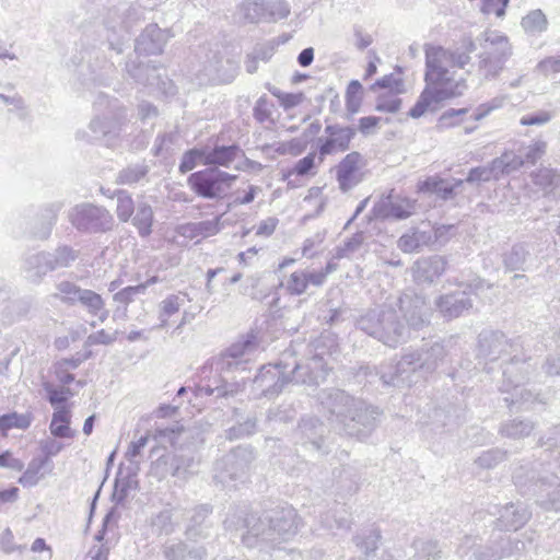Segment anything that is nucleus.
<instances>
[{
  "label": "nucleus",
  "instance_id": "obj_56",
  "mask_svg": "<svg viewBox=\"0 0 560 560\" xmlns=\"http://www.w3.org/2000/svg\"><path fill=\"white\" fill-rule=\"evenodd\" d=\"M115 196L117 199V218L121 222H128L131 219L137 205H135L131 195L127 190L119 189L116 191Z\"/></svg>",
  "mask_w": 560,
  "mask_h": 560
},
{
  "label": "nucleus",
  "instance_id": "obj_22",
  "mask_svg": "<svg viewBox=\"0 0 560 560\" xmlns=\"http://www.w3.org/2000/svg\"><path fill=\"white\" fill-rule=\"evenodd\" d=\"M535 532L529 530L522 534V539L508 535L502 528H494L490 534L488 544L493 552L500 553L499 560L518 555L527 549V545L534 541Z\"/></svg>",
  "mask_w": 560,
  "mask_h": 560
},
{
  "label": "nucleus",
  "instance_id": "obj_61",
  "mask_svg": "<svg viewBox=\"0 0 560 560\" xmlns=\"http://www.w3.org/2000/svg\"><path fill=\"white\" fill-rule=\"evenodd\" d=\"M508 452L501 448H491L482 452L475 460V463L485 469H491L505 460Z\"/></svg>",
  "mask_w": 560,
  "mask_h": 560
},
{
  "label": "nucleus",
  "instance_id": "obj_55",
  "mask_svg": "<svg viewBox=\"0 0 560 560\" xmlns=\"http://www.w3.org/2000/svg\"><path fill=\"white\" fill-rule=\"evenodd\" d=\"M528 255L529 253L524 244H515L503 255V264L511 271L520 270L523 268Z\"/></svg>",
  "mask_w": 560,
  "mask_h": 560
},
{
  "label": "nucleus",
  "instance_id": "obj_58",
  "mask_svg": "<svg viewBox=\"0 0 560 560\" xmlns=\"http://www.w3.org/2000/svg\"><path fill=\"white\" fill-rule=\"evenodd\" d=\"M547 151V142L544 140H536L532 144L524 147L520 150L523 163L525 166L535 165Z\"/></svg>",
  "mask_w": 560,
  "mask_h": 560
},
{
  "label": "nucleus",
  "instance_id": "obj_60",
  "mask_svg": "<svg viewBox=\"0 0 560 560\" xmlns=\"http://www.w3.org/2000/svg\"><path fill=\"white\" fill-rule=\"evenodd\" d=\"M151 527L158 535H171L175 530L171 510H162L151 517Z\"/></svg>",
  "mask_w": 560,
  "mask_h": 560
},
{
  "label": "nucleus",
  "instance_id": "obj_15",
  "mask_svg": "<svg viewBox=\"0 0 560 560\" xmlns=\"http://www.w3.org/2000/svg\"><path fill=\"white\" fill-rule=\"evenodd\" d=\"M424 81L427 83L425 88L408 113L415 119L420 118L428 110H436L441 102L460 96L467 88L464 80H460L454 86H445L441 82H431L425 75Z\"/></svg>",
  "mask_w": 560,
  "mask_h": 560
},
{
  "label": "nucleus",
  "instance_id": "obj_23",
  "mask_svg": "<svg viewBox=\"0 0 560 560\" xmlns=\"http://www.w3.org/2000/svg\"><path fill=\"white\" fill-rule=\"evenodd\" d=\"M272 541L288 540L296 535L300 526V517L296 511L290 506H277L269 511Z\"/></svg>",
  "mask_w": 560,
  "mask_h": 560
},
{
  "label": "nucleus",
  "instance_id": "obj_2",
  "mask_svg": "<svg viewBox=\"0 0 560 560\" xmlns=\"http://www.w3.org/2000/svg\"><path fill=\"white\" fill-rule=\"evenodd\" d=\"M429 323L424 298L408 293L394 304L366 310L355 319L358 329L390 348L405 342L410 329L419 330Z\"/></svg>",
  "mask_w": 560,
  "mask_h": 560
},
{
  "label": "nucleus",
  "instance_id": "obj_30",
  "mask_svg": "<svg viewBox=\"0 0 560 560\" xmlns=\"http://www.w3.org/2000/svg\"><path fill=\"white\" fill-rule=\"evenodd\" d=\"M50 271H52V269L51 261L49 260V252L27 253L23 256L21 272L27 281L38 284Z\"/></svg>",
  "mask_w": 560,
  "mask_h": 560
},
{
  "label": "nucleus",
  "instance_id": "obj_8",
  "mask_svg": "<svg viewBox=\"0 0 560 560\" xmlns=\"http://www.w3.org/2000/svg\"><path fill=\"white\" fill-rule=\"evenodd\" d=\"M524 342L521 337L509 339L500 330H482L478 336V357L485 361L493 362L503 355L510 359L504 363L503 369L514 363V369L525 365L530 358L523 353Z\"/></svg>",
  "mask_w": 560,
  "mask_h": 560
},
{
  "label": "nucleus",
  "instance_id": "obj_37",
  "mask_svg": "<svg viewBox=\"0 0 560 560\" xmlns=\"http://www.w3.org/2000/svg\"><path fill=\"white\" fill-rule=\"evenodd\" d=\"M240 153L243 151L238 144L214 145L212 149H206L203 165L229 167Z\"/></svg>",
  "mask_w": 560,
  "mask_h": 560
},
{
  "label": "nucleus",
  "instance_id": "obj_13",
  "mask_svg": "<svg viewBox=\"0 0 560 560\" xmlns=\"http://www.w3.org/2000/svg\"><path fill=\"white\" fill-rule=\"evenodd\" d=\"M210 375L203 376L200 383L195 387V396H214L215 398L234 397L243 392L245 387V376L236 377L234 372L221 370L219 361L215 363V370H210Z\"/></svg>",
  "mask_w": 560,
  "mask_h": 560
},
{
  "label": "nucleus",
  "instance_id": "obj_59",
  "mask_svg": "<svg viewBox=\"0 0 560 560\" xmlns=\"http://www.w3.org/2000/svg\"><path fill=\"white\" fill-rule=\"evenodd\" d=\"M362 84L358 80H352L346 91V108L349 114H357L362 103Z\"/></svg>",
  "mask_w": 560,
  "mask_h": 560
},
{
  "label": "nucleus",
  "instance_id": "obj_41",
  "mask_svg": "<svg viewBox=\"0 0 560 560\" xmlns=\"http://www.w3.org/2000/svg\"><path fill=\"white\" fill-rule=\"evenodd\" d=\"M133 213L135 215L131 217V223L137 229L139 236L142 238L149 237L152 233L154 222L152 207L144 200L138 201Z\"/></svg>",
  "mask_w": 560,
  "mask_h": 560
},
{
  "label": "nucleus",
  "instance_id": "obj_62",
  "mask_svg": "<svg viewBox=\"0 0 560 560\" xmlns=\"http://www.w3.org/2000/svg\"><path fill=\"white\" fill-rule=\"evenodd\" d=\"M281 285L284 287L290 295H301L305 293L307 290L305 270L292 272L284 283L281 282Z\"/></svg>",
  "mask_w": 560,
  "mask_h": 560
},
{
  "label": "nucleus",
  "instance_id": "obj_57",
  "mask_svg": "<svg viewBox=\"0 0 560 560\" xmlns=\"http://www.w3.org/2000/svg\"><path fill=\"white\" fill-rule=\"evenodd\" d=\"M522 27L526 33L537 34L547 30L548 21L541 10H533L522 19Z\"/></svg>",
  "mask_w": 560,
  "mask_h": 560
},
{
  "label": "nucleus",
  "instance_id": "obj_16",
  "mask_svg": "<svg viewBox=\"0 0 560 560\" xmlns=\"http://www.w3.org/2000/svg\"><path fill=\"white\" fill-rule=\"evenodd\" d=\"M254 458L250 447L238 446L217 462L214 478L222 485H228L230 481L244 482Z\"/></svg>",
  "mask_w": 560,
  "mask_h": 560
},
{
  "label": "nucleus",
  "instance_id": "obj_40",
  "mask_svg": "<svg viewBox=\"0 0 560 560\" xmlns=\"http://www.w3.org/2000/svg\"><path fill=\"white\" fill-rule=\"evenodd\" d=\"M54 468L51 460L37 456L32 458L28 463L26 470L19 478V482L23 487H34L45 476L46 472H50Z\"/></svg>",
  "mask_w": 560,
  "mask_h": 560
},
{
  "label": "nucleus",
  "instance_id": "obj_31",
  "mask_svg": "<svg viewBox=\"0 0 560 560\" xmlns=\"http://www.w3.org/2000/svg\"><path fill=\"white\" fill-rule=\"evenodd\" d=\"M495 515L497 512H490ZM499 517L494 524L497 528H502L504 532L514 529L525 525L532 516V512L527 506L521 502L510 503L498 510Z\"/></svg>",
  "mask_w": 560,
  "mask_h": 560
},
{
  "label": "nucleus",
  "instance_id": "obj_53",
  "mask_svg": "<svg viewBox=\"0 0 560 560\" xmlns=\"http://www.w3.org/2000/svg\"><path fill=\"white\" fill-rule=\"evenodd\" d=\"M43 389L46 392V399L48 402L55 407V409H59L61 407H66V402L70 396H72V392L68 387L56 388L50 382L43 381L42 383Z\"/></svg>",
  "mask_w": 560,
  "mask_h": 560
},
{
  "label": "nucleus",
  "instance_id": "obj_18",
  "mask_svg": "<svg viewBox=\"0 0 560 560\" xmlns=\"http://www.w3.org/2000/svg\"><path fill=\"white\" fill-rule=\"evenodd\" d=\"M324 133V136L317 137L315 143L320 163L328 155L348 151L351 141L357 136V128L340 124H327Z\"/></svg>",
  "mask_w": 560,
  "mask_h": 560
},
{
  "label": "nucleus",
  "instance_id": "obj_11",
  "mask_svg": "<svg viewBox=\"0 0 560 560\" xmlns=\"http://www.w3.org/2000/svg\"><path fill=\"white\" fill-rule=\"evenodd\" d=\"M480 43L483 51L480 55L479 69L485 78H495L512 55L509 38L498 32L487 31Z\"/></svg>",
  "mask_w": 560,
  "mask_h": 560
},
{
  "label": "nucleus",
  "instance_id": "obj_28",
  "mask_svg": "<svg viewBox=\"0 0 560 560\" xmlns=\"http://www.w3.org/2000/svg\"><path fill=\"white\" fill-rule=\"evenodd\" d=\"M170 37L172 34L168 30H162L158 24H149L137 37L135 51L137 55H160Z\"/></svg>",
  "mask_w": 560,
  "mask_h": 560
},
{
  "label": "nucleus",
  "instance_id": "obj_26",
  "mask_svg": "<svg viewBox=\"0 0 560 560\" xmlns=\"http://www.w3.org/2000/svg\"><path fill=\"white\" fill-rule=\"evenodd\" d=\"M447 260L440 255H432L417 259L411 273L418 284H432L445 272Z\"/></svg>",
  "mask_w": 560,
  "mask_h": 560
},
{
  "label": "nucleus",
  "instance_id": "obj_42",
  "mask_svg": "<svg viewBox=\"0 0 560 560\" xmlns=\"http://www.w3.org/2000/svg\"><path fill=\"white\" fill-rule=\"evenodd\" d=\"M79 299L78 305L86 310L90 315L97 317L102 323L107 319L108 311L105 308V302L98 293L84 289Z\"/></svg>",
  "mask_w": 560,
  "mask_h": 560
},
{
  "label": "nucleus",
  "instance_id": "obj_5",
  "mask_svg": "<svg viewBox=\"0 0 560 560\" xmlns=\"http://www.w3.org/2000/svg\"><path fill=\"white\" fill-rule=\"evenodd\" d=\"M94 109L96 114L91 119L88 130L79 129L75 139L89 144L103 142L106 147H114L126 118V109L117 98H110L105 93L97 94Z\"/></svg>",
  "mask_w": 560,
  "mask_h": 560
},
{
  "label": "nucleus",
  "instance_id": "obj_1",
  "mask_svg": "<svg viewBox=\"0 0 560 560\" xmlns=\"http://www.w3.org/2000/svg\"><path fill=\"white\" fill-rule=\"evenodd\" d=\"M337 347L332 335H323L315 341L314 354L304 363L296 360L295 350L292 347L285 349L277 363H269L259 369L253 380L254 397L272 398L290 383L317 385L325 381L328 370L324 355H331Z\"/></svg>",
  "mask_w": 560,
  "mask_h": 560
},
{
  "label": "nucleus",
  "instance_id": "obj_9",
  "mask_svg": "<svg viewBox=\"0 0 560 560\" xmlns=\"http://www.w3.org/2000/svg\"><path fill=\"white\" fill-rule=\"evenodd\" d=\"M237 177L218 167H207L191 173L187 177V184L198 197L220 200L228 195Z\"/></svg>",
  "mask_w": 560,
  "mask_h": 560
},
{
  "label": "nucleus",
  "instance_id": "obj_46",
  "mask_svg": "<svg viewBox=\"0 0 560 560\" xmlns=\"http://www.w3.org/2000/svg\"><path fill=\"white\" fill-rule=\"evenodd\" d=\"M535 429V423L530 420L514 418L501 424L500 433L509 439H524Z\"/></svg>",
  "mask_w": 560,
  "mask_h": 560
},
{
  "label": "nucleus",
  "instance_id": "obj_39",
  "mask_svg": "<svg viewBox=\"0 0 560 560\" xmlns=\"http://www.w3.org/2000/svg\"><path fill=\"white\" fill-rule=\"evenodd\" d=\"M533 183L542 188L545 195L553 199L560 198V171L544 167L532 174Z\"/></svg>",
  "mask_w": 560,
  "mask_h": 560
},
{
  "label": "nucleus",
  "instance_id": "obj_50",
  "mask_svg": "<svg viewBox=\"0 0 560 560\" xmlns=\"http://www.w3.org/2000/svg\"><path fill=\"white\" fill-rule=\"evenodd\" d=\"M381 538L380 530L372 528L369 534L355 535L353 541L364 552L368 560H374Z\"/></svg>",
  "mask_w": 560,
  "mask_h": 560
},
{
  "label": "nucleus",
  "instance_id": "obj_49",
  "mask_svg": "<svg viewBox=\"0 0 560 560\" xmlns=\"http://www.w3.org/2000/svg\"><path fill=\"white\" fill-rule=\"evenodd\" d=\"M240 10L244 19L249 23L267 22L265 0H243Z\"/></svg>",
  "mask_w": 560,
  "mask_h": 560
},
{
  "label": "nucleus",
  "instance_id": "obj_35",
  "mask_svg": "<svg viewBox=\"0 0 560 560\" xmlns=\"http://www.w3.org/2000/svg\"><path fill=\"white\" fill-rule=\"evenodd\" d=\"M432 430L436 435L455 431L465 421L464 410L457 406L438 407L432 416Z\"/></svg>",
  "mask_w": 560,
  "mask_h": 560
},
{
  "label": "nucleus",
  "instance_id": "obj_6",
  "mask_svg": "<svg viewBox=\"0 0 560 560\" xmlns=\"http://www.w3.org/2000/svg\"><path fill=\"white\" fill-rule=\"evenodd\" d=\"M425 77L431 82H441L445 86H454L450 74V68L464 69L470 62V54L476 50L475 42L468 37L462 42V46L452 50L442 46L425 45Z\"/></svg>",
  "mask_w": 560,
  "mask_h": 560
},
{
  "label": "nucleus",
  "instance_id": "obj_36",
  "mask_svg": "<svg viewBox=\"0 0 560 560\" xmlns=\"http://www.w3.org/2000/svg\"><path fill=\"white\" fill-rule=\"evenodd\" d=\"M456 553L459 558H465L470 555L475 560H499V555L493 552L488 540L479 536L465 535L457 547Z\"/></svg>",
  "mask_w": 560,
  "mask_h": 560
},
{
  "label": "nucleus",
  "instance_id": "obj_29",
  "mask_svg": "<svg viewBox=\"0 0 560 560\" xmlns=\"http://www.w3.org/2000/svg\"><path fill=\"white\" fill-rule=\"evenodd\" d=\"M63 206L62 201H52L44 205L31 225L30 235L36 240H47Z\"/></svg>",
  "mask_w": 560,
  "mask_h": 560
},
{
  "label": "nucleus",
  "instance_id": "obj_63",
  "mask_svg": "<svg viewBox=\"0 0 560 560\" xmlns=\"http://www.w3.org/2000/svg\"><path fill=\"white\" fill-rule=\"evenodd\" d=\"M257 430V419L255 417H247L245 421L237 423L226 430V438L229 440H238L254 434Z\"/></svg>",
  "mask_w": 560,
  "mask_h": 560
},
{
  "label": "nucleus",
  "instance_id": "obj_14",
  "mask_svg": "<svg viewBox=\"0 0 560 560\" xmlns=\"http://www.w3.org/2000/svg\"><path fill=\"white\" fill-rule=\"evenodd\" d=\"M528 366L529 364L526 362L525 365H518L514 369V363H512L502 370L503 383L500 390L508 394L503 400L509 407L513 405L523 406L526 404L544 402L539 394H533L522 385L523 382L528 380Z\"/></svg>",
  "mask_w": 560,
  "mask_h": 560
},
{
  "label": "nucleus",
  "instance_id": "obj_51",
  "mask_svg": "<svg viewBox=\"0 0 560 560\" xmlns=\"http://www.w3.org/2000/svg\"><path fill=\"white\" fill-rule=\"evenodd\" d=\"M220 214L211 220L194 222L187 225L191 236L194 237H209L218 234L222 229V218Z\"/></svg>",
  "mask_w": 560,
  "mask_h": 560
},
{
  "label": "nucleus",
  "instance_id": "obj_4",
  "mask_svg": "<svg viewBox=\"0 0 560 560\" xmlns=\"http://www.w3.org/2000/svg\"><path fill=\"white\" fill-rule=\"evenodd\" d=\"M446 355L445 347L440 341L424 343L420 349L405 353L396 364L382 363L378 366L364 368V374L377 376L384 386H399L404 374L416 371L434 372Z\"/></svg>",
  "mask_w": 560,
  "mask_h": 560
},
{
  "label": "nucleus",
  "instance_id": "obj_3",
  "mask_svg": "<svg viewBox=\"0 0 560 560\" xmlns=\"http://www.w3.org/2000/svg\"><path fill=\"white\" fill-rule=\"evenodd\" d=\"M317 401L337 432L359 440L372 434L382 416L377 407L338 388L319 390Z\"/></svg>",
  "mask_w": 560,
  "mask_h": 560
},
{
  "label": "nucleus",
  "instance_id": "obj_43",
  "mask_svg": "<svg viewBox=\"0 0 560 560\" xmlns=\"http://www.w3.org/2000/svg\"><path fill=\"white\" fill-rule=\"evenodd\" d=\"M71 412L68 407H61L52 413L49 431L58 439H72L74 431L70 428Z\"/></svg>",
  "mask_w": 560,
  "mask_h": 560
},
{
  "label": "nucleus",
  "instance_id": "obj_20",
  "mask_svg": "<svg viewBox=\"0 0 560 560\" xmlns=\"http://www.w3.org/2000/svg\"><path fill=\"white\" fill-rule=\"evenodd\" d=\"M213 508L209 503H202L187 511L184 535L190 542L208 539L214 528L212 520Z\"/></svg>",
  "mask_w": 560,
  "mask_h": 560
},
{
  "label": "nucleus",
  "instance_id": "obj_12",
  "mask_svg": "<svg viewBox=\"0 0 560 560\" xmlns=\"http://www.w3.org/2000/svg\"><path fill=\"white\" fill-rule=\"evenodd\" d=\"M485 281L481 278H476L469 283H460L458 289L440 295L435 306L447 320L463 316L474 306L471 294L482 290Z\"/></svg>",
  "mask_w": 560,
  "mask_h": 560
},
{
  "label": "nucleus",
  "instance_id": "obj_7",
  "mask_svg": "<svg viewBox=\"0 0 560 560\" xmlns=\"http://www.w3.org/2000/svg\"><path fill=\"white\" fill-rule=\"evenodd\" d=\"M226 530H244L241 535L243 545L248 548L258 547L262 544H272L271 527L269 523V511L262 515L249 512L247 505L237 506L229 512L224 521Z\"/></svg>",
  "mask_w": 560,
  "mask_h": 560
},
{
  "label": "nucleus",
  "instance_id": "obj_24",
  "mask_svg": "<svg viewBox=\"0 0 560 560\" xmlns=\"http://www.w3.org/2000/svg\"><path fill=\"white\" fill-rule=\"evenodd\" d=\"M416 203V200L395 195L392 190L374 205L373 213L377 219L405 220L415 212Z\"/></svg>",
  "mask_w": 560,
  "mask_h": 560
},
{
  "label": "nucleus",
  "instance_id": "obj_34",
  "mask_svg": "<svg viewBox=\"0 0 560 560\" xmlns=\"http://www.w3.org/2000/svg\"><path fill=\"white\" fill-rule=\"evenodd\" d=\"M436 232L432 226L415 228L402 234L397 242L398 248L404 253L418 252L424 246H430L436 242Z\"/></svg>",
  "mask_w": 560,
  "mask_h": 560
},
{
  "label": "nucleus",
  "instance_id": "obj_54",
  "mask_svg": "<svg viewBox=\"0 0 560 560\" xmlns=\"http://www.w3.org/2000/svg\"><path fill=\"white\" fill-rule=\"evenodd\" d=\"M77 258L78 252L67 245L57 247L52 253L49 252L52 271L69 267Z\"/></svg>",
  "mask_w": 560,
  "mask_h": 560
},
{
  "label": "nucleus",
  "instance_id": "obj_52",
  "mask_svg": "<svg viewBox=\"0 0 560 560\" xmlns=\"http://www.w3.org/2000/svg\"><path fill=\"white\" fill-rule=\"evenodd\" d=\"M415 557L419 560L439 559L441 549L436 541L430 539L418 538L412 542Z\"/></svg>",
  "mask_w": 560,
  "mask_h": 560
},
{
  "label": "nucleus",
  "instance_id": "obj_48",
  "mask_svg": "<svg viewBox=\"0 0 560 560\" xmlns=\"http://www.w3.org/2000/svg\"><path fill=\"white\" fill-rule=\"evenodd\" d=\"M493 168L497 170L499 177L511 174L525 166L521 156V153L513 151H505L499 158L492 160Z\"/></svg>",
  "mask_w": 560,
  "mask_h": 560
},
{
  "label": "nucleus",
  "instance_id": "obj_21",
  "mask_svg": "<svg viewBox=\"0 0 560 560\" xmlns=\"http://www.w3.org/2000/svg\"><path fill=\"white\" fill-rule=\"evenodd\" d=\"M556 469L560 470V450L553 463L534 462L521 465L513 471V481L516 487H526L527 481H532L538 476V480L542 486L552 485L553 479H558Z\"/></svg>",
  "mask_w": 560,
  "mask_h": 560
},
{
  "label": "nucleus",
  "instance_id": "obj_44",
  "mask_svg": "<svg viewBox=\"0 0 560 560\" xmlns=\"http://www.w3.org/2000/svg\"><path fill=\"white\" fill-rule=\"evenodd\" d=\"M150 167L145 161L128 164L120 170L115 182L119 185H135L147 178Z\"/></svg>",
  "mask_w": 560,
  "mask_h": 560
},
{
  "label": "nucleus",
  "instance_id": "obj_19",
  "mask_svg": "<svg viewBox=\"0 0 560 560\" xmlns=\"http://www.w3.org/2000/svg\"><path fill=\"white\" fill-rule=\"evenodd\" d=\"M326 433V425L318 418L308 416L300 420L294 439L306 451L325 455L329 453Z\"/></svg>",
  "mask_w": 560,
  "mask_h": 560
},
{
  "label": "nucleus",
  "instance_id": "obj_45",
  "mask_svg": "<svg viewBox=\"0 0 560 560\" xmlns=\"http://www.w3.org/2000/svg\"><path fill=\"white\" fill-rule=\"evenodd\" d=\"M190 301L187 293L178 292L166 296L160 304V324L159 328H163L167 324V319L177 313L186 302Z\"/></svg>",
  "mask_w": 560,
  "mask_h": 560
},
{
  "label": "nucleus",
  "instance_id": "obj_27",
  "mask_svg": "<svg viewBox=\"0 0 560 560\" xmlns=\"http://www.w3.org/2000/svg\"><path fill=\"white\" fill-rule=\"evenodd\" d=\"M362 161V154L358 151H352L336 165V179L342 192L351 190L362 180L359 173Z\"/></svg>",
  "mask_w": 560,
  "mask_h": 560
},
{
  "label": "nucleus",
  "instance_id": "obj_17",
  "mask_svg": "<svg viewBox=\"0 0 560 560\" xmlns=\"http://www.w3.org/2000/svg\"><path fill=\"white\" fill-rule=\"evenodd\" d=\"M259 347L257 337L253 332L242 336L232 343L221 355L219 366L228 372H245L252 357L255 355Z\"/></svg>",
  "mask_w": 560,
  "mask_h": 560
},
{
  "label": "nucleus",
  "instance_id": "obj_32",
  "mask_svg": "<svg viewBox=\"0 0 560 560\" xmlns=\"http://www.w3.org/2000/svg\"><path fill=\"white\" fill-rule=\"evenodd\" d=\"M125 70L139 84L150 86L160 84L159 67L152 61H142L139 55L130 57L126 61Z\"/></svg>",
  "mask_w": 560,
  "mask_h": 560
},
{
  "label": "nucleus",
  "instance_id": "obj_25",
  "mask_svg": "<svg viewBox=\"0 0 560 560\" xmlns=\"http://www.w3.org/2000/svg\"><path fill=\"white\" fill-rule=\"evenodd\" d=\"M196 544L179 538L168 539L162 545L161 555L165 560H206L207 548Z\"/></svg>",
  "mask_w": 560,
  "mask_h": 560
},
{
  "label": "nucleus",
  "instance_id": "obj_64",
  "mask_svg": "<svg viewBox=\"0 0 560 560\" xmlns=\"http://www.w3.org/2000/svg\"><path fill=\"white\" fill-rule=\"evenodd\" d=\"M205 156H206V149L194 148V149L186 151L180 159V163L178 166L179 172L182 174H186L189 171L194 170L198 165L199 162L201 164H203Z\"/></svg>",
  "mask_w": 560,
  "mask_h": 560
},
{
  "label": "nucleus",
  "instance_id": "obj_47",
  "mask_svg": "<svg viewBox=\"0 0 560 560\" xmlns=\"http://www.w3.org/2000/svg\"><path fill=\"white\" fill-rule=\"evenodd\" d=\"M83 290V288L72 281L62 280L56 284V292L50 298L59 300L67 306H75Z\"/></svg>",
  "mask_w": 560,
  "mask_h": 560
},
{
  "label": "nucleus",
  "instance_id": "obj_10",
  "mask_svg": "<svg viewBox=\"0 0 560 560\" xmlns=\"http://www.w3.org/2000/svg\"><path fill=\"white\" fill-rule=\"evenodd\" d=\"M71 225L83 234H102L113 230V214L103 206L81 202L68 211Z\"/></svg>",
  "mask_w": 560,
  "mask_h": 560
},
{
  "label": "nucleus",
  "instance_id": "obj_38",
  "mask_svg": "<svg viewBox=\"0 0 560 560\" xmlns=\"http://www.w3.org/2000/svg\"><path fill=\"white\" fill-rule=\"evenodd\" d=\"M418 191L427 195H434L438 199L447 201L456 196L455 187L451 186L447 179L438 175L428 176L417 185Z\"/></svg>",
  "mask_w": 560,
  "mask_h": 560
},
{
  "label": "nucleus",
  "instance_id": "obj_33",
  "mask_svg": "<svg viewBox=\"0 0 560 560\" xmlns=\"http://www.w3.org/2000/svg\"><path fill=\"white\" fill-rule=\"evenodd\" d=\"M557 479H553L552 485L541 487L538 476L532 481H527L526 487H517L523 493L533 491L537 495V502L545 510L560 511V485H556Z\"/></svg>",
  "mask_w": 560,
  "mask_h": 560
}]
</instances>
